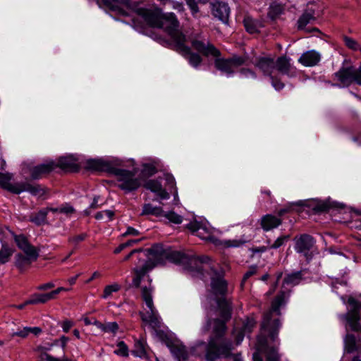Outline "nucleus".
<instances>
[{"label": "nucleus", "mask_w": 361, "mask_h": 361, "mask_svg": "<svg viewBox=\"0 0 361 361\" xmlns=\"http://www.w3.org/2000/svg\"><path fill=\"white\" fill-rule=\"evenodd\" d=\"M28 334H29L28 327H25L23 330L13 333L11 334V337L19 336V337L24 338H26Z\"/></svg>", "instance_id": "61"}, {"label": "nucleus", "mask_w": 361, "mask_h": 361, "mask_svg": "<svg viewBox=\"0 0 361 361\" xmlns=\"http://www.w3.org/2000/svg\"><path fill=\"white\" fill-rule=\"evenodd\" d=\"M275 70L290 78L297 73L296 68L290 63V59L286 56H280L275 61Z\"/></svg>", "instance_id": "15"}, {"label": "nucleus", "mask_w": 361, "mask_h": 361, "mask_svg": "<svg viewBox=\"0 0 361 361\" xmlns=\"http://www.w3.org/2000/svg\"><path fill=\"white\" fill-rule=\"evenodd\" d=\"M191 44L194 49L207 57H218L220 56L219 50L209 42L193 39Z\"/></svg>", "instance_id": "13"}, {"label": "nucleus", "mask_w": 361, "mask_h": 361, "mask_svg": "<svg viewBox=\"0 0 361 361\" xmlns=\"http://www.w3.org/2000/svg\"><path fill=\"white\" fill-rule=\"evenodd\" d=\"M288 239V235H282L279 237L274 242L272 243L269 248L271 249H277L282 246L286 241Z\"/></svg>", "instance_id": "56"}, {"label": "nucleus", "mask_w": 361, "mask_h": 361, "mask_svg": "<svg viewBox=\"0 0 361 361\" xmlns=\"http://www.w3.org/2000/svg\"><path fill=\"white\" fill-rule=\"evenodd\" d=\"M68 341H69V338L68 337H66L65 336H61V338L59 339H55L53 341V343H47V346L39 347L38 349L39 350H41L42 352L46 351V350H50L54 345H57L59 343H61L63 353H64V350L66 348L67 342Z\"/></svg>", "instance_id": "37"}, {"label": "nucleus", "mask_w": 361, "mask_h": 361, "mask_svg": "<svg viewBox=\"0 0 361 361\" xmlns=\"http://www.w3.org/2000/svg\"><path fill=\"white\" fill-rule=\"evenodd\" d=\"M73 322L71 320H65L61 324L63 331L66 333L68 332L71 328L73 326Z\"/></svg>", "instance_id": "63"}, {"label": "nucleus", "mask_w": 361, "mask_h": 361, "mask_svg": "<svg viewBox=\"0 0 361 361\" xmlns=\"http://www.w3.org/2000/svg\"><path fill=\"white\" fill-rule=\"evenodd\" d=\"M13 238L18 247L22 250L25 255L34 257H39V250L30 243L25 235L23 234L14 235Z\"/></svg>", "instance_id": "14"}, {"label": "nucleus", "mask_w": 361, "mask_h": 361, "mask_svg": "<svg viewBox=\"0 0 361 361\" xmlns=\"http://www.w3.org/2000/svg\"><path fill=\"white\" fill-rule=\"evenodd\" d=\"M253 326L254 323L251 321L248 322L247 324L243 326V331H237L236 329H234L233 334V336H235L236 345H239L241 343L244 338L245 334L246 332H250L251 329L253 327Z\"/></svg>", "instance_id": "38"}, {"label": "nucleus", "mask_w": 361, "mask_h": 361, "mask_svg": "<svg viewBox=\"0 0 361 361\" xmlns=\"http://www.w3.org/2000/svg\"><path fill=\"white\" fill-rule=\"evenodd\" d=\"M51 300V298L49 293H35L31 295L30 298L27 300V303H30V305L44 304Z\"/></svg>", "instance_id": "35"}, {"label": "nucleus", "mask_w": 361, "mask_h": 361, "mask_svg": "<svg viewBox=\"0 0 361 361\" xmlns=\"http://www.w3.org/2000/svg\"><path fill=\"white\" fill-rule=\"evenodd\" d=\"M145 188L154 193L155 197L158 195V181L155 180H149L145 184Z\"/></svg>", "instance_id": "54"}, {"label": "nucleus", "mask_w": 361, "mask_h": 361, "mask_svg": "<svg viewBox=\"0 0 361 361\" xmlns=\"http://www.w3.org/2000/svg\"><path fill=\"white\" fill-rule=\"evenodd\" d=\"M282 11L283 8L280 4H272L269 7L268 16L271 20H275L282 13Z\"/></svg>", "instance_id": "43"}, {"label": "nucleus", "mask_w": 361, "mask_h": 361, "mask_svg": "<svg viewBox=\"0 0 361 361\" xmlns=\"http://www.w3.org/2000/svg\"><path fill=\"white\" fill-rule=\"evenodd\" d=\"M216 314L221 317L219 319H208L206 330L212 326L213 336L210 338L207 347L205 357L207 361H214L220 357H228L233 346L232 343L223 338L226 330V322L231 318V307L230 302L225 298L217 300Z\"/></svg>", "instance_id": "3"}, {"label": "nucleus", "mask_w": 361, "mask_h": 361, "mask_svg": "<svg viewBox=\"0 0 361 361\" xmlns=\"http://www.w3.org/2000/svg\"><path fill=\"white\" fill-rule=\"evenodd\" d=\"M87 237V234L85 233H80L79 235H73L71 237H69L68 239V242L74 245L75 247L78 246V245L80 243L84 241L86 238Z\"/></svg>", "instance_id": "48"}, {"label": "nucleus", "mask_w": 361, "mask_h": 361, "mask_svg": "<svg viewBox=\"0 0 361 361\" xmlns=\"http://www.w3.org/2000/svg\"><path fill=\"white\" fill-rule=\"evenodd\" d=\"M288 296L285 291H281L272 300L269 310L264 317L261 333L257 336L253 361H263L262 353L265 355L267 361H280L278 334L281 323L279 316L280 308L285 306Z\"/></svg>", "instance_id": "1"}, {"label": "nucleus", "mask_w": 361, "mask_h": 361, "mask_svg": "<svg viewBox=\"0 0 361 361\" xmlns=\"http://www.w3.org/2000/svg\"><path fill=\"white\" fill-rule=\"evenodd\" d=\"M47 209H42L38 212L32 214L30 216V221L37 226H41L47 223Z\"/></svg>", "instance_id": "34"}, {"label": "nucleus", "mask_w": 361, "mask_h": 361, "mask_svg": "<svg viewBox=\"0 0 361 361\" xmlns=\"http://www.w3.org/2000/svg\"><path fill=\"white\" fill-rule=\"evenodd\" d=\"M11 179V175L8 173H2L0 172V186L8 190V188L11 185L10 180Z\"/></svg>", "instance_id": "50"}, {"label": "nucleus", "mask_w": 361, "mask_h": 361, "mask_svg": "<svg viewBox=\"0 0 361 361\" xmlns=\"http://www.w3.org/2000/svg\"><path fill=\"white\" fill-rule=\"evenodd\" d=\"M314 240L312 237L309 235H302L295 239V250L297 252L307 256L309 251L314 245Z\"/></svg>", "instance_id": "18"}, {"label": "nucleus", "mask_w": 361, "mask_h": 361, "mask_svg": "<svg viewBox=\"0 0 361 361\" xmlns=\"http://www.w3.org/2000/svg\"><path fill=\"white\" fill-rule=\"evenodd\" d=\"M38 257H34L29 255H24L22 253H18L15 257V266L20 272L25 271L32 264V261H36Z\"/></svg>", "instance_id": "22"}, {"label": "nucleus", "mask_w": 361, "mask_h": 361, "mask_svg": "<svg viewBox=\"0 0 361 361\" xmlns=\"http://www.w3.org/2000/svg\"><path fill=\"white\" fill-rule=\"evenodd\" d=\"M334 80L339 82V84L331 83L332 86L338 87H348L354 80V68L353 66L341 68L334 74Z\"/></svg>", "instance_id": "11"}, {"label": "nucleus", "mask_w": 361, "mask_h": 361, "mask_svg": "<svg viewBox=\"0 0 361 361\" xmlns=\"http://www.w3.org/2000/svg\"><path fill=\"white\" fill-rule=\"evenodd\" d=\"M187 228L191 233L200 238L209 241L215 245H222L226 247H238L245 243V240L233 239L226 240L222 242L213 235V228L207 222L193 221L187 225Z\"/></svg>", "instance_id": "6"}, {"label": "nucleus", "mask_w": 361, "mask_h": 361, "mask_svg": "<svg viewBox=\"0 0 361 361\" xmlns=\"http://www.w3.org/2000/svg\"><path fill=\"white\" fill-rule=\"evenodd\" d=\"M179 21L173 13L161 14L159 13V28L166 32L171 39L170 45L175 50L187 52L188 49L184 47L186 37L179 30Z\"/></svg>", "instance_id": "5"}, {"label": "nucleus", "mask_w": 361, "mask_h": 361, "mask_svg": "<svg viewBox=\"0 0 361 361\" xmlns=\"http://www.w3.org/2000/svg\"><path fill=\"white\" fill-rule=\"evenodd\" d=\"M211 286L215 295L224 296L227 292V283L221 276L212 278Z\"/></svg>", "instance_id": "24"}, {"label": "nucleus", "mask_w": 361, "mask_h": 361, "mask_svg": "<svg viewBox=\"0 0 361 361\" xmlns=\"http://www.w3.org/2000/svg\"><path fill=\"white\" fill-rule=\"evenodd\" d=\"M230 60L231 61L233 68H235L243 64H246L248 60V56L247 55L233 56V57L230 58Z\"/></svg>", "instance_id": "47"}, {"label": "nucleus", "mask_w": 361, "mask_h": 361, "mask_svg": "<svg viewBox=\"0 0 361 361\" xmlns=\"http://www.w3.org/2000/svg\"><path fill=\"white\" fill-rule=\"evenodd\" d=\"M142 215H154L158 216V207H153L151 204H145L143 206Z\"/></svg>", "instance_id": "49"}, {"label": "nucleus", "mask_w": 361, "mask_h": 361, "mask_svg": "<svg viewBox=\"0 0 361 361\" xmlns=\"http://www.w3.org/2000/svg\"><path fill=\"white\" fill-rule=\"evenodd\" d=\"M59 213L71 215L75 212V209L68 203L62 204L59 207Z\"/></svg>", "instance_id": "55"}, {"label": "nucleus", "mask_w": 361, "mask_h": 361, "mask_svg": "<svg viewBox=\"0 0 361 361\" xmlns=\"http://www.w3.org/2000/svg\"><path fill=\"white\" fill-rule=\"evenodd\" d=\"M56 168L54 161L39 164L29 169L30 177L32 180H38L50 173Z\"/></svg>", "instance_id": "17"}, {"label": "nucleus", "mask_w": 361, "mask_h": 361, "mask_svg": "<svg viewBox=\"0 0 361 361\" xmlns=\"http://www.w3.org/2000/svg\"><path fill=\"white\" fill-rule=\"evenodd\" d=\"M302 280L301 271L293 272L288 274L283 279L284 284L295 286Z\"/></svg>", "instance_id": "39"}, {"label": "nucleus", "mask_w": 361, "mask_h": 361, "mask_svg": "<svg viewBox=\"0 0 361 361\" xmlns=\"http://www.w3.org/2000/svg\"><path fill=\"white\" fill-rule=\"evenodd\" d=\"M42 359H44V357H45V359L47 360V361H71L67 358L66 359H63V360H61V359H59V358H56L46 353H44L42 356H41Z\"/></svg>", "instance_id": "64"}, {"label": "nucleus", "mask_w": 361, "mask_h": 361, "mask_svg": "<svg viewBox=\"0 0 361 361\" xmlns=\"http://www.w3.org/2000/svg\"><path fill=\"white\" fill-rule=\"evenodd\" d=\"M132 354L136 357H142L145 355L146 350L145 344L142 341L137 340L135 341L134 348L132 350Z\"/></svg>", "instance_id": "42"}, {"label": "nucleus", "mask_w": 361, "mask_h": 361, "mask_svg": "<svg viewBox=\"0 0 361 361\" xmlns=\"http://www.w3.org/2000/svg\"><path fill=\"white\" fill-rule=\"evenodd\" d=\"M93 324L105 333L111 332L113 334H116L118 329V325L115 322L103 324L99 321L94 320Z\"/></svg>", "instance_id": "36"}, {"label": "nucleus", "mask_w": 361, "mask_h": 361, "mask_svg": "<svg viewBox=\"0 0 361 361\" xmlns=\"http://www.w3.org/2000/svg\"><path fill=\"white\" fill-rule=\"evenodd\" d=\"M142 298L145 302V307L140 314L142 322V326L147 329L154 336H158V317L156 308L152 301L151 290L147 287L142 290Z\"/></svg>", "instance_id": "8"}, {"label": "nucleus", "mask_w": 361, "mask_h": 361, "mask_svg": "<svg viewBox=\"0 0 361 361\" xmlns=\"http://www.w3.org/2000/svg\"><path fill=\"white\" fill-rule=\"evenodd\" d=\"M114 353L124 357H128V348L124 341H121L117 343V349L114 350Z\"/></svg>", "instance_id": "44"}, {"label": "nucleus", "mask_w": 361, "mask_h": 361, "mask_svg": "<svg viewBox=\"0 0 361 361\" xmlns=\"http://www.w3.org/2000/svg\"><path fill=\"white\" fill-rule=\"evenodd\" d=\"M14 249L9 247L6 243H2L0 249V264H5L11 260L14 253Z\"/></svg>", "instance_id": "32"}, {"label": "nucleus", "mask_w": 361, "mask_h": 361, "mask_svg": "<svg viewBox=\"0 0 361 361\" xmlns=\"http://www.w3.org/2000/svg\"><path fill=\"white\" fill-rule=\"evenodd\" d=\"M158 265V253L152 255L149 251L146 254H142L139 256V262L135 264V267L132 269V283L129 286L132 288H138L140 286L141 281L145 277L147 276L149 271L153 270Z\"/></svg>", "instance_id": "7"}, {"label": "nucleus", "mask_w": 361, "mask_h": 361, "mask_svg": "<svg viewBox=\"0 0 361 361\" xmlns=\"http://www.w3.org/2000/svg\"><path fill=\"white\" fill-rule=\"evenodd\" d=\"M185 1L191 11L192 16L195 18L196 17V15L200 11V9L198 7V4H205L208 1V0H185Z\"/></svg>", "instance_id": "41"}, {"label": "nucleus", "mask_w": 361, "mask_h": 361, "mask_svg": "<svg viewBox=\"0 0 361 361\" xmlns=\"http://www.w3.org/2000/svg\"><path fill=\"white\" fill-rule=\"evenodd\" d=\"M25 188V182L19 183L16 185L11 184L8 191H10L14 194H20L22 192H26Z\"/></svg>", "instance_id": "53"}, {"label": "nucleus", "mask_w": 361, "mask_h": 361, "mask_svg": "<svg viewBox=\"0 0 361 361\" xmlns=\"http://www.w3.org/2000/svg\"><path fill=\"white\" fill-rule=\"evenodd\" d=\"M123 166L119 160L107 161L103 159H90L85 161V169L95 171H105L117 177L120 183L118 187L126 192H131L137 190L140 183L135 178L137 171H132L120 169L118 166Z\"/></svg>", "instance_id": "4"}, {"label": "nucleus", "mask_w": 361, "mask_h": 361, "mask_svg": "<svg viewBox=\"0 0 361 361\" xmlns=\"http://www.w3.org/2000/svg\"><path fill=\"white\" fill-rule=\"evenodd\" d=\"M159 266L166 264L168 262L179 264L188 261V257L184 254L172 250L168 246L159 245Z\"/></svg>", "instance_id": "10"}, {"label": "nucleus", "mask_w": 361, "mask_h": 361, "mask_svg": "<svg viewBox=\"0 0 361 361\" xmlns=\"http://www.w3.org/2000/svg\"><path fill=\"white\" fill-rule=\"evenodd\" d=\"M26 192H30L32 195L42 197L49 192V189L39 184H31L25 182Z\"/></svg>", "instance_id": "30"}, {"label": "nucleus", "mask_w": 361, "mask_h": 361, "mask_svg": "<svg viewBox=\"0 0 361 361\" xmlns=\"http://www.w3.org/2000/svg\"><path fill=\"white\" fill-rule=\"evenodd\" d=\"M56 167L68 172H77L80 168L78 159L73 155L60 157L58 162L56 163Z\"/></svg>", "instance_id": "16"}, {"label": "nucleus", "mask_w": 361, "mask_h": 361, "mask_svg": "<svg viewBox=\"0 0 361 361\" xmlns=\"http://www.w3.org/2000/svg\"><path fill=\"white\" fill-rule=\"evenodd\" d=\"M321 54L315 50H309L302 54L298 62L305 67H312L318 65L321 61Z\"/></svg>", "instance_id": "19"}, {"label": "nucleus", "mask_w": 361, "mask_h": 361, "mask_svg": "<svg viewBox=\"0 0 361 361\" xmlns=\"http://www.w3.org/2000/svg\"><path fill=\"white\" fill-rule=\"evenodd\" d=\"M212 13L215 18L226 23L229 18L230 8L226 3L217 1L212 4Z\"/></svg>", "instance_id": "21"}, {"label": "nucleus", "mask_w": 361, "mask_h": 361, "mask_svg": "<svg viewBox=\"0 0 361 361\" xmlns=\"http://www.w3.org/2000/svg\"><path fill=\"white\" fill-rule=\"evenodd\" d=\"M140 235V232L137 229H135V228H133L131 226H128L127 228L126 231L124 233L122 234V236L123 237H126L128 235L137 236V235Z\"/></svg>", "instance_id": "60"}, {"label": "nucleus", "mask_w": 361, "mask_h": 361, "mask_svg": "<svg viewBox=\"0 0 361 361\" xmlns=\"http://www.w3.org/2000/svg\"><path fill=\"white\" fill-rule=\"evenodd\" d=\"M163 176L161 178L159 176V178L161 179V182L159 183V202L169 199L171 195L173 197V204H177L179 200L175 178L166 172H163Z\"/></svg>", "instance_id": "9"}, {"label": "nucleus", "mask_w": 361, "mask_h": 361, "mask_svg": "<svg viewBox=\"0 0 361 361\" xmlns=\"http://www.w3.org/2000/svg\"><path fill=\"white\" fill-rule=\"evenodd\" d=\"M164 218V220H167L169 223L180 224L183 221V217L176 213L171 211H165L163 209L159 208V221Z\"/></svg>", "instance_id": "29"}, {"label": "nucleus", "mask_w": 361, "mask_h": 361, "mask_svg": "<svg viewBox=\"0 0 361 361\" xmlns=\"http://www.w3.org/2000/svg\"><path fill=\"white\" fill-rule=\"evenodd\" d=\"M240 74L243 78H253V79H255L257 78L256 73L253 71H252L251 69H249V68H242L240 71Z\"/></svg>", "instance_id": "58"}, {"label": "nucleus", "mask_w": 361, "mask_h": 361, "mask_svg": "<svg viewBox=\"0 0 361 361\" xmlns=\"http://www.w3.org/2000/svg\"><path fill=\"white\" fill-rule=\"evenodd\" d=\"M100 8L108 10L116 15L128 16L125 8L136 13L143 20L145 25L133 19V26L154 40L158 39V6L156 5L142 7L143 0H96Z\"/></svg>", "instance_id": "2"}, {"label": "nucleus", "mask_w": 361, "mask_h": 361, "mask_svg": "<svg viewBox=\"0 0 361 361\" xmlns=\"http://www.w3.org/2000/svg\"><path fill=\"white\" fill-rule=\"evenodd\" d=\"M244 25L246 30L250 33H255L257 31L256 26L254 25L252 20L250 18L244 20Z\"/></svg>", "instance_id": "57"}, {"label": "nucleus", "mask_w": 361, "mask_h": 361, "mask_svg": "<svg viewBox=\"0 0 361 361\" xmlns=\"http://www.w3.org/2000/svg\"><path fill=\"white\" fill-rule=\"evenodd\" d=\"M348 303L350 306V310L347 313H360L361 308V302L354 298L350 297L348 300Z\"/></svg>", "instance_id": "46"}, {"label": "nucleus", "mask_w": 361, "mask_h": 361, "mask_svg": "<svg viewBox=\"0 0 361 361\" xmlns=\"http://www.w3.org/2000/svg\"><path fill=\"white\" fill-rule=\"evenodd\" d=\"M147 251H149V252H151L152 255L157 254L158 253V244L154 243L152 245V246L151 247L147 248V249H143V248L134 249L124 257L123 261L129 260L130 258L133 255L137 254V262H139V256H140V255H142V254H146Z\"/></svg>", "instance_id": "33"}, {"label": "nucleus", "mask_w": 361, "mask_h": 361, "mask_svg": "<svg viewBox=\"0 0 361 361\" xmlns=\"http://www.w3.org/2000/svg\"><path fill=\"white\" fill-rule=\"evenodd\" d=\"M281 219L271 214H266L261 219V226L265 231L277 228L281 224Z\"/></svg>", "instance_id": "23"}, {"label": "nucleus", "mask_w": 361, "mask_h": 361, "mask_svg": "<svg viewBox=\"0 0 361 361\" xmlns=\"http://www.w3.org/2000/svg\"><path fill=\"white\" fill-rule=\"evenodd\" d=\"M184 47L188 49L187 52H183L180 50H176L178 53H180L181 55H183L184 57H185L188 60L189 63L194 68H197L202 63V59L200 56V54L196 53H192L190 48L185 45V42H184Z\"/></svg>", "instance_id": "27"}, {"label": "nucleus", "mask_w": 361, "mask_h": 361, "mask_svg": "<svg viewBox=\"0 0 361 361\" xmlns=\"http://www.w3.org/2000/svg\"><path fill=\"white\" fill-rule=\"evenodd\" d=\"M342 318L347 322V324L353 331L361 332L360 313H346L342 316Z\"/></svg>", "instance_id": "25"}, {"label": "nucleus", "mask_w": 361, "mask_h": 361, "mask_svg": "<svg viewBox=\"0 0 361 361\" xmlns=\"http://www.w3.org/2000/svg\"><path fill=\"white\" fill-rule=\"evenodd\" d=\"M257 266H252L249 268V270L245 272V274L243 276L242 283H244L246 280H247L250 277L253 276L257 273Z\"/></svg>", "instance_id": "59"}, {"label": "nucleus", "mask_w": 361, "mask_h": 361, "mask_svg": "<svg viewBox=\"0 0 361 361\" xmlns=\"http://www.w3.org/2000/svg\"><path fill=\"white\" fill-rule=\"evenodd\" d=\"M345 348L348 353L356 350V338L354 335L348 334L344 338Z\"/></svg>", "instance_id": "40"}, {"label": "nucleus", "mask_w": 361, "mask_h": 361, "mask_svg": "<svg viewBox=\"0 0 361 361\" xmlns=\"http://www.w3.org/2000/svg\"><path fill=\"white\" fill-rule=\"evenodd\" d=\"M166 345L169 348L171 353L178 360V361H185L188 357V353L185 345L178 341L171 340L164 341Z\"/></svg>", "instance_id": "20"}, {"label": "nucleus", "mask_w": 361, "mask_h": 361, "mask_svg": "<svg viewBox=\"0 0 361 361\" xmlns=\"http://www.w3.org/2000/svg\"><path fill=\"white\" fill-rule=\"evenodd\" d=\"M254 65L264 76L271 77L275 70V59L270 56H259Z\"/></svg>", "instance_id": "12"}, {"label": "nucleus", "mask_w": 361, "mask_h": 361, "mask_svg": "<svg viewBox=\"0 0 361 361\" xmlns=\"http://www.w3.org/2000/svg\"><path fill=\"white\" fill-rule=\"evenodd\" d=\"M354 80L355 82L361 85V65L357 69L354 68Z\"/></svg>", "instance_id": "62"}, {"label": "nucleus", "mask_w": 361, "mask_h": 361, "mask_svg": "<svg viewBox=\"0 0 361 361\" xmlns=\"http://www.w3.org/2000/svg\"><path fill=\"white\" fill-rule=\"evenodd\" d=\"M119 290H120V286L117 283L106 286L104 288L102 298H107L112 294V293L117 292Z\"/></svg>", "instance_id": "51"}, {"label": "nucleus", "mask_w": 361, "mask_h": 361, "mask_svg": "<svg viewBox=\"0 0 361 361\" xmlns=\"http://www.w3.org/2000/svg\"><path fill=\"white\" fill-rule=\"evenodd\" d=\"M343 41L345 42V44L346 45V47H348L349 49L354 50V51H357V50L360 51V48L361 47V46H360L358 44V43L356 40H355L353 38H350L349 37L345 36L343 37Z\"/></svg>", "instance_id": "52"}, {"label": "nucleus", "mask_w": 361, "mask_h": 361, "mask_svg": "<svg viewBox=\"0 0 361 361\" xmlns=\"http://www.w3.org/2000/svg\"><path fill=\"white\" fill-rule=\"evenodd\" d=\"M215 67L223 73L228 76L231 75L234 73V68L230 59H216L215 60Z\"/></svg>", "instance_id": "26"}, {"label": "nucleus", "mask_w": 361, "mask_h": 361, "mask_svg": "<svg viewBox=\"0 0 361 361\" xmlns=\"http://www.w3.org/2000/svg\"><path fill=\"white\" fill-rule=\"evenodd\" d=\"M210 261L209 258L206 256L192 258L190 259V264L195 265L197 267V269H191V271L194 275H203L202 271L205 269L204 266L209 263Z\"/></svg>", "instance_id": "28"}, {"label": "nucleus", "mask_w": 361, "mask_h": 361, "mask_svg": "<svg viewBox=\"0 0 361 361\" xmlns=\"http://www.w3.org/2000/svg\"><path fill=\"white\" fill-rule=\"evenodd\" d=\"M315 20L314 17V12L312 9H307L306 10L302 15L300 17L298 24V29L303 30L305 28V26L308 24L312 23V21Z\"/></svg>", "instance_id": "31"}, {"label": "nucleus", "mask_w": 361, "mask_h": 361, "mask_svg": "<svg viewBox=\"0 0 361 361\" xmlns=\"http://www.w3.org/2000/svg\"><path fill=\"white\" fill-rule=\"evenodd\" d=\"M157 169L156 167L150 164H145L142 166V169L141 171V176L142 178H148L154 173H156Z\"/></svg>", "instance_id": "45"}]
</instances>
